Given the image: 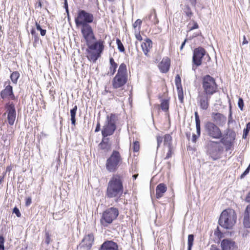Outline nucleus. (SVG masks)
<instances>
[{"instance_id": "51", "label": "nucleus", "mask_w": 250, "mask_h": 250, "mask_svg": "<svg viewBox=\"0 0 250 250\" xmlns=\"http://www.w3.org/2000/svg\"><path fill=\"white\" fill-rule=\"evenodd\" d=\"M200 137L198 134H193L192 136V141L193 143H196L197 139Z\"/></svg>"}, {"instance_id": "52", "label": "nucleus", "mask_w": 250, "mask_h": 250, "mask_svg": "<svg viewBox=\"0 0 250 250\" xmlns=\"http://www.w3.org/2000/svg\"><path fill=\"white\" fill-rule=\"evenodd\" d=\"M101 130V124L100 121H98L96 125V127L95 129V132H98Z\"/></svg>"}, {"instance_id": "13", "label": "nucleus", "mask_w": 250, "mask_h": 250, "mask_svg": "<svg viewBox=\"0 0 250 250\" xmlns=\"http://www.w3.org/2000/svg\"><path fill=\"white\" fill-rule=\"evenodd\" d=\"M4 89L0 92V96L3 100L16 101L17 100L14 93L13 88L9 80L4 82Z\"/></svg>"}, {"instance_id": "44", "label": "nucleus", "mask_w": 250, "mask_h": 250, "mask_svg": "<svg viewBox=\"0 0 250 250\" xmlns=\"http://www.w3.org/2000/svg\"><path fill=\"white\" fill-rule=\"evenodd\" d=\"M168 150L167 153V155L165 157V159H168L170 158L172 156V146L168 147Z\"/></svg>"}, {"instance_id": "9", "label": "nucleus", "mask_w": 250, "mask_h": 250, "mask_svg": "<svg viewBox=\"0 0 250 250\" xmlns=\"http://www.w3.org/2000/svg\"><path fill=\"white\" fill-rule=\"evenodd\" d=\"M201 84L202 93L213 95L218 91V86L215 79L209 75H206L202 78Z\"/></svg>"}, {"instance_id": "41", "label": "nucleus", "mask_w": 250, "mask_h": 250, "mask_svg": "<svg viewBox=\"0 0 250 250\" xmlns=\"http://www.w3.org/2000/svg\"><path fill=\"white\" fill-rule=\"evenodd\" d=\"M31 34L32 36L34 37L35 42H37L39 41L40 38L37 34L34 28H32V29L31 30Z\"/></svg>"}, {"instance_id": "39", "label": "nucleus", "mask_w": 250, "mask_h": 250, "mask_svg": "<svg viewBox=\"0 0 250 250\" xmlns=\"http://www.w3.org/2000/svg\"><path fill=\"white\" fill-rule=\"evenodd\" d=\"M175 83L177 88L182 87L181 84V79L179 75H177L175 77Z\"/></svg>"}, {"instance_id": "18", "label": "nucleus", "mask_w": 250, "mask_h": 250, "mask_svg": "<svg viewBox=\"0 0 250 250\" xmlns=\"http://www.w3.org/2000/svg\"><path fill=\"white\" fill-rule=\"evenodd\" d=\"M153 47L152 41L148 38L145 39L141 44L142 50L147 57H150L149 53Z\"/></svg>"}, {"instance_id": "46", "label": "nucleus", "mask_w": 250, "mask_h": 250, "mask_svg": "<svg viewBox=\"0 0 250 250\" xmlns=\"http://www.w3.org/2000/svg\"><path fill=\"white\" fill-rule=\"evenodd\" d=\"M42 7V2L40 0H38V1L35 4V9H41Z\"/></svg>"}, {"instance_id": "33", "label": "nucleus", "mask_w": 250, "mask_h": 250, "mask_svg": "<svg viewBox=\"0 0 250 250\" xmlns=\"http://www.w3.org/2000/svg\"><path fill=\"white\" fill-rule=\"evenodd\" d=\"M250 130V122H249L246 125V127L243 130V139H246L249 132Z\"/></svg>"}, {"instance_id": "35", "label": "nucleus", "mask_w": 250, "mask_h": 250, "mask_svg": "<svg viewBox=\"0 0 250 250\" xmlns=\"http://www.w3.org/2000/svg\"><path fill=\"white\" fill-rule=\"evenodd\" d=\"M116 43L118 46V49L119 50V51L121 52H125V49L124 46V45L123 44L121 40L118 38L116 39Z\"/></svg>"}, {"instance_id": "64", "label": "nucleus", "mask_w": 250, "mask_h": 250, "mask_svg": "<svg viewBox=\"0 0 250 250\" xmlns=\"http://www.w3.org/2000/svg\"><path fill=\"white\" fill-rule=\"evenodd\" d=\"M151 16V14H150V15L149 16V17H148L149 19H150V18Z\"/></svg>"}, {"instance_id": "3", "label": "nucleus", "mask_w": 250, "mask_h": 250, "mask_svg": "<svg viewBox=\"0 0 250 250\" xmlns=\"http://www.w3.org/2000/svg\"><path fill=\"white\" fill-rule=\"evenodd\" d=\"M94 19V16L92 13L82 9L78 11L75 17V22L77 26H82L81 28L82 35L93 31L89 23H92Z\"/></svg>"}, {"instance_id": "11", "label": "nucleus", "mask_w": 250, "mask_h": 250, "mask_svg": "<svg viewBox=\"0 0 250 250\" xmlns=\"http://www.w3.org/2000/svg\"><path fill=\"white\" fill-rule=\"evenodd\" d=\"M236 139V133L232 129H228L226 134L220 138L218 141L225 146V150L228 151L232 150L234 148V144Z\"/></svg>"}, {"instance_id": "12", "label": "nucleus", "mask_w": 250, "mask_h": 250, "mask_svg": "<svg viewBox=\"0 0 250 250\" xmlns=\"http://www.w3.org/2000/svg\"><path fill=\"white\" fill-rule=\"evenodd\" d=\"M119 215L118 209L115 208H110L105 210L103 213L100 222L104 226H107L111 224Z\"/></svg>"}, {"instance_id": "47", "label": "nucleus", "mask_w": 250, "mask_h": 250, "mask_svg": "<svg viewBox=\"0 0 250 250\" xmlns=\"http://www.w3.org/2000/svg\"><path fill=\"white\" fill-rule=\"evenodd\" d=\"M250 170V165L248 166V167L247 168V169L241 174V178H243L245 176H246L247 174H248L249 173Z\"/></svg>"}, {"instance_id": "7", "label": "nucleus", "mask_w": 250, "mask_h": 250, "mask_svg": "<svg viewBox=\"0 0 250 250\" xmlns=\"http://www.w3.org/2000/svg\"><path fill=\"white\" fill-rule=\"evenodd\" d=\"M123 163V158L119 151L114 150L106 159L105 167L109 172H115Z\"/></svg>"}, {"instance_id": "32", "label": "nucleus", "mask_w": 250, "mask_h": 250, "mask_svg": "<svg viewBox=\"0 0 250 250\" xmlns=\"http://www.w3.org/2000/svg\"><path fill=\"white\" fill-rule=\"evenodd\" d=\"M188 28L189 31L197 29L199 28L198 23L194 21H192L191 22L189 23L188 25Z\"/></svg>"}, {"instance_id": "14", "label": "nucleus", "mask_w": 250, "mask_h": 250, "mask_svg": "<svg viewBox=\"0 0 250 250\" xmlns=\"http://www.w3.org/2000/svg\"><path fill=\"white\" fill-rule=\"evenodd\" d=\"M206 132L210 138L220 139L223 136V133L219 127L214 123L208 122L205 126Z\"/></svg>"}, {"instance_id": "61", "label": "nucleus", "mask_w": 250, "mask_h": 250, "mask_svg": "<svg viewBox=\"0 0 250 250\" xmlns=\"http://www.w3.org/2000/svg\"><path fill=\"white\" fill-rule=\"evenodd\" d=\"M154 16L155 19V21H154V24H157L158 23L159 21H158V20L157 18V16H156V13H154Z\"/></svg>"}, {"instance_id": "60", "label": "nucleus", "mask_w": 250, "mask_h": 250, "mask_svg": "<svg viewBox=\"0 0 250 250\" xmlns=\"http://www.w3.org/2000/svg\"><path fill=\"white\" fill-rule=\"evenodd\" d=\"M31 203V198L30 197H28L26 198V203Z\"/></svg>"}, {"instance_id": "43", "label": "nucleus", "mask_w": 250, "mask_h": 250, "mask_svg": "<svg viewBox=\"0 0 250 250\" xmlns=\"http://www.w3.org/2000/svg\"><path fill=\"white\" fill-rule=\"evenodd\" d=\"M4 238L2 235L0 236V250H4Z\"/></svg>"}, {"instance_id": "8", "label": "nucleus", "mask_w": 250, "mask_h": 250, "mask_svg": "<svg viewBox=\"0 0 250 250\" xmlns=\"http://www.w3.org/2000/svg\"><path fill=\"white\" fill-rule=\"evenodd\" d=\"M207 154L213 161L221 158L224 146L218 141H209L207 146Z\"/></svg>"}, {"instance_id": "6", "label": "nucleus", "mask_w": 250, "mask_h": 250, "mask_svg": "<svg viewBox=\"0 0 250 250\" xmlns=\"http://www.w3.org/2000/svg\"><path fill=\"white\" fill-rule=\"evenodd\" d=\"M117 120L118 117L115 114L111 113L107 116L105 123L101 130L102 137L107 138L114 133L117 128Z\"/></svg>"}, {"instance_id": "48", "label": "nucleus", "mask_w": 250, "mask_h": 250, "mask_svg": "<svg viewBox=\"0 0 250 250\" xmlns=\"http://www.w3.org/2000/svg\"><path fill=\"white\" fill-rule=\"evenodd\" d=\"M13 213H15L18 217H20L21 216V214L18 208L15 207L13 209Z\"/></svg>"}, {"instance_id": "25", "label": "nucleus", "mask_w": 250, "mask_h": 250, "mask_svg": "<svg viewBox=\"0 0 250 250\" xmlns=\"http://www.w3.org/2000/svg\"><path fill=\"white\" fill-rule=\"evenodd\" d=\"M167 187L164 183L159 184L156 188V197L157 198L162 197L166 192Z\"/></svg>"}, {"instance_id": "50", "label": "nucleus", "mask_w": 250, "mask_h": 250, "mask_svg": "<svg viewBox=\"0 0 250 250\" xmlns=\"http://www.w3.org/2000/svg\"><path fill=\"white\" fill-rule=\"evenodd\" d=\"M135 37L139 41H142L143 40V38L140 34V31L135 34Z\"/></svg>"}, {"instance_id": "22", "label": "nucleus", "mask_w": 250, "mask_h": 250, "mask_svg": "<svg viewBox=\"0 0 250 250\" xmlns=\"http://www.w3.org/2000/svg\"><path fill=\"white\" fill-rule=\"evenodd\" d=\"M99 250H118V246L112 241H106L101 246Z\"/></svg>"}, {"instance_id": "38", "label": "nucleus", "mask_w": 250, "mask_h": 250, "mask_svg": "<svg viewBox=\"0 0 250 250\" xmlns=\"http://www.w3.org/2000/svg\"><path fill=\"white\" fill-rule=\"evenodd\" d=\"M184 12L186 15L189 18V19H190L191 17L193 16V13L192 12L191 8L189 6V5L186 6Z\"/></svg>"}, {"instance_id": "58", "label": "nucleus", "mask_w": 250, "mask_h": 250, "mask_svg": "<svg viewBox=\"0 0 250 250\" xmlns=\"http://www.w3.org/2000/svg\"><path fill=\"white\" fill-rule=\"evenodd\" d=\"M187 41V39H186L184 40V41L182 43L181 46V47H180V50H181L183 49V48L184 46H185V43H186V42Z\"/></svg>"}, {"instance_id": "37", "label": "nucleus", "mask_w": 250, "mask_h": 250, "mask_svg": "<svg viewBox=\"0 0 250 250\" xmlns=\"http://www.w3.org/2000/svg\"><path fill=\"white\" fill-rule=\"evenodd\" d=\"M194 240V236L192 234H189L188 236V250H191Z\"/></svg>"}, {"instance_id": "59", "label": "nucleus", "mask_w": 250, "mask_h": 250, "mask_svg": "<svg viewBox=\"0 0 250 250\" xmlns=\"http://www.w3.org/2000/svg\"><path fill=\"white\" fill-rule=\"evenodd\" d=\"M191 4L195 6L196 4V0H189Z\"/></svg>"}, {"instance_id": "53", "label": "nucleus", "mask_w": 250, "mask_h": 250, "mask_svg": "<svg viewBox=\"0 0 250 250\" xmlns=\"http://www.w3.org/2000/svg\"><path fill=\"white\" fill-rule=\"evenodd\" d=\"M64 8L66 10V12L67 13H68V6L67 0H64Z\"/></svg>"}, {"instance_id": "57", "label": "nucleus", "mask_w": 250, "mask_h": 250, "mask_svg": "<svg viewBox=\"0 0 250 250\" xmlns=\"http://www.w3.org/2000/svg\"><path fill=\"white\" fill-rule=\"evenodd\" d=\"M12 167L11 165L8 166L6 167V172H10L12 170Z\"/></svg>"}, {"instance_id": "1", "label": "nucleus", "mask_w": 250, "mask_h": 250, "mask_svg": "<svg viewBox=\"0 0 250 250\" xmlns=\"http://www.w3.org/2000/svg\"><path fill=\"white\" fill-rule=\"evenodd\" d=\"M82 36L87 46L86 57L88 60L95 62L103 53L105 42L102 39L97 40L93 31Z\"/></svg>"}, {"instance_id": "19", "label": "nucleus", "mask_w": 250, "mask_h": 250, "mask_svg": "<svg viewBox=\"0 0 250 250\" xmlns=\"http://www.w3.org/2000/svg\"><path fill=\"white\" fill-rule=\"evenodd\" d=\"M221 250H237V246L235 243L229 239H223L221 243Z\"/></svg>"}, {"instance_id": "4", "label": "nucleus", "mask_w": 250, "mask_h": 250, "mask_svg": "<svg viewBox=\"0 0 250 250\" xmlns=\"http://www.w3.org/2000/svg\"><path fill=\"white\" fill-rule=\"evenodd\" d=\"M128 74L126 65L122 63L119 67L117 74L112 81V85L114 89L122 88L127 82Z\"/></svg>"}, {"instance_id": "56", "label": "nucleus", "mask_w": 250, "mask_h": 250, "mask_svg": "<svg viewBox=\"0 0 250 250\" xmlns=\"http://www.w3.org/2000/svg\"><path fill=\"white\" fill-rule=\"evenodd\" d=\"M246 201L247 202H250V191L248 193L246 198Z\"/></svg>"}, {"instance_id": "24", "label": "nucleus", "mask_w": 250, "mask_h": 250, "mask_svg": "<svg viewBox=\"0 0 250 250\" xmlns=\"http://www.w3.org/2000/svg\"><path fill=\"white\" fill-rule=\"evenodd\" d=\"M243 224L245 228H250V204L247 207L245 211Z\"/></svg>"}, {"instance_id": "45", "label": "nucleus", "mask_w": 250, "mask_h": 250, "mask_svg": "<svg viewBox=\"0 0 250 250\" xmlns=\"http://www.w3.org/2000/svg\"><path fill=\"white\" fill-rule=\"evenodd\" d=\"M238 105L239 108L242 110L244 105L243 100L242 98H239L238 101Z\"/></svg>"}, {"instance_id": "55", "label": "nucleus", "mask_w": 250, "mask_h": 250, "mask_svg": "<svg viewBox=\"0 0 250 250\" xmlns=\"http://www.w3.org/2000/svg\"><path fill=\"white\" fill-rule=\"evenodd\" d=\"M210 250H221L214 245H212L210 248Z\"/></svg>"}, {"instance_id": "5", "label": "nucleus", "mask_w": 250, "mask_h": 250, "mask_svg": "<svg viewBox=\"0 0 250 250\" xmlns=\"http://www.w3.org/2000/svg\"><path fill=\"white\" fill-rule=\"evenodd\" d=\"M237 219L235 211L230 208L224 210L221 213L219 220V225L226 229H230L234 225Z\"/></svg>"}, {"instance_id": "42", "label": "nucleus", "mask_w": 250, "mask_h": 250, "mask_svg": "<svg viewBox=\"0 0 250 250\" xmlns=\"http://www.w3.org/2000/svg\"><path fill=\"white\" fill-rule=\"evenodd\" d=\"M142 21L140 19H137L134 23L133 24V26L134 28H136V27H138L139 30H140L141 25H142Z\"/></svg>"}, {"instance_id": "16", "label": "nucleus", "mask_w": 250, "mask_h": 250, "mask_svg": "<svg viewBox=\"0 0 250 250\" xmlns=\"http://www.w3.org/2000/svg\"><path fill=\"white\" fill-rule=\"evenodd\" d=\"M212 95L199 92L197 97V103L200 108L207 110L209 106V101Z\"/></svg>"}, {"instance_id": "20", "label": "nucleus", "mask_w": 250, "mask_h": 250, "mask_svg": "<svg viewBox=\"0 0 250 250\" xmlns=\"http://www.w3.org/2000/svg\"><path fill=\"white\" fill-rule=\"evenodd\" d=\"M98 148L104 152H108L111 149V144L108 138L102 137V141L98 145Z\"/></svg>"}, {"instance_id": "28", "label": "nucleus", "mask_w": 250, "mask_h": 250, "mask_svg": "<svg viewBox=\"0 0 250 250\" xmlns=\"http://www.w3.org/2000/svg\"><path fill=\"white\" fill-rule=\"evenodd\" d=\"M211 117L213 121L217 124L223 123L226 119L224 115L219 113H212L211 114Z\"/></svg>"}, {"instance_id": "34", "label": "nucleus", "mask_w": 250, "mask_h": 250, "mask_svg": "<svg viewBox=\"0 0 250 250\" xmlns=\"http://www.w3.org/2000/svg\"><path fill=\"white\" fill-rule=\"evenodd\" d=\"M177 89L179 100L181 103H183L184 100V94L182 87H178L177 88Z\"/></svg>"}, {"instance_id": "31", "label": "nucleus", "mask_w": 250, "mask_h": 250, "mask_svg": "<svg viewBox=\"0 0 250 250\" xmlns=\"http://www.w3.org/2000/svg\"><path fill=\"white\" fill-rule=\"evenodd\" d=\"M20 77V73L18 71H14L10 75V79L12 83L14 84H16L18 82V80Z\"/></svg>"}, {"instance_id": "2", "label": "nucleus", "mask_w": 250, "mask_h": 250, "mask_svg": "<svg viewBox=\"0 0 250 250\" xmlns=\"http://www.w3.org/2000/svg\"><path fill=\"white\" fill-rule=\"evenodd\" d=\"M124 178L120 174H113L107 185L106 195L109 198L120 196L124 191Z\"/></svg>"}, {"instance_id": "30", "label": "nucleus", "mask_w": 250, "mask_h": 250, "mask_svg": "<svg viewBox=\"0 0 250 250\" xmlns=\"http://www.w3.org/2000/svg\"><path fill=\"white\" fill-rule=\"evenodd\" d=\"M195 123H196V127L197 130V134L200 136L201 134V128H200V120L199 118V116L197 112H195Z\"/></svg>"}, {"instance_id": "10", "label": "nucleus", "mask_w": 250, "mask_h": 250, "mask_svg": "<svg viewBox=\"0 0 250 250\" xmlns=\"http://www.w3.org/2000/svg\"><path fill=\"white\" fill-rule=\"evenodd\" d=\"M208 57V61H210V57L206 49L202 46H199L193 50L192 56V68L195 70L202 64L203 59L205 57Z\"/></svg>"}, {"instance_id": "17", "label": "nucleus", "mask_w": 250, "mask_h": 250, "mask_svg": "<svg viewBox=\"0 0 250 250\" xmlns=\"http://www.w3.org/2000/svg\"><path fill=\"white\" fill-rule=\"evenodd\" d=\"M157 148L159 147L164 141V145L167 147L172 146V137L170 134H166L163 137L157 136L156 137Z\"/></svg>"}, {"instance_id": "40", "label": "nucleus", "mask_w": 250, "mask_h": 250, "mask_svg": "<svg viewBox=\"0 0 250 250\" xmlns=\"http://www.w3.org/2000/svg\"><path fill=\"white\" fill-rule=\"evenodd\" d=\"M132 148L134 152H138L140 150V143L138 141L133 142L132 144Z\"/></svg>"}, {"instance_id": "15", "label": "nucleus", "mask_w": 250, "mask_h": 250, "mask_svg": "<svg viewBox=\"0 0 250 250\" xmlns=\"http://www.w3.org/2000/svg\"><path fill=\"white\" fill-rule=\"evenodd\" d=\"M5 109L7 115V121L10 125H13L16 118V110L15 105L13 101H8L5 104Z\"/></svg>"}, {"instance_id": "29", "label": "nucleus", "mask_w": 250, "mask_h": 250, "mask_svg": "<svg viewBox=\"0 0 250 250\" xmlns=\"http://www.w3.org/2000/svg\"><path fill=\"white\" fill-rule=\"evenodd\" d=\"M77 106L75 105L74 107L71 109L70 111V116H71V124L74 126H75L76 125V112L77 111Z\"/></svg>"}, {"instance_id": "49", "label": "nucleus", "mask_w": 250, "mask_h": 250, "mask_svg": "<svg viewBox=\"0 0 250 250\" xmlns=\"http://www.w3.org/2000/svg\"><path fill=\"white\" fill-rule=\"evenodd\" d=\"M249 41H250L249 39H247L245 35L243 36V41L242 42L241 45H244L245 44H248Z\"/></svg>"}, {"instance_id": "26", "label": "nucleus", "mask_w": 250, "mask_h": 250, "mask_svg": "<svg viewBox=\"0 0 250 250\" xmlns=\"http://www.w3.org/2000/svg\"><path fill=\"white\" fill-rule=\"evenodd\" d=\"M94 237L93 234L90 233L86 235L83 240V246H85L90 249L94 242Z\"/></svg>"}, {"instance_id": "21", "label": "nucleus", "mask_w": 250, "mask_h": 250, "mask_svg": "<svg viewBox=\"0 0 250 250\" xmlns=\"http://www.w3.org/2000/svg\"><path fill=\"white\" fill-rule=\"evenodd\" d=\"M170 66V60L168 57L163 58L158 65L159 69L162 73H166L169 71Z\"/></svg>"}, {"instance_id": "54", "label": "nucleus", "mask_w": 250, "mask_h": 250, "mask_svg": "<svg viewBox=\"0 0 250 250\" xmlns=\"http://www.w3.org/2000/svg\"><path fill=\"white\" fill-rule=\"evenodd\" d=\"M50 238L49 234L46 233V239H45V242L47 244H49L50 243Z\"/></svg>"}, {"instance_id": "27", "label": "nucleus", "mask_w": 250, "mask_h": 250, "mask_svg": "<svg viewBox=\"0 0 250 250\" xmlns=\"http://www.w3.org/2000/svg\"><path fill=\"white\" fill-rule=\"evenodd\" d=\"M109 67L107 72V75L110 76L113 75L116 71L118 67V64L115 62L112 57L109 58Z\"/></svg>"}, {"instance_id": "36", "label": "nucleus", "mask_w": 250, "mask_h": 250, "mask_svg": "<svg viewBox=\"0 0 250 250\" xmlns=\"http://www.w3.org/2000/svg\"><path fill=\"white\" fill-rule=\"evenodd\" d=\"M35 25L36 26L37 29L40 31L41 35L42 36H44L46 35V30L45 29H42L40 23L37 21L35 22Z\"/></svg>"}, {"instance_id": "62", "label": "nucleus", "mask_w": 250, "mask_h": 250, "mask_svg": "<svg viewBox=\"0 0 250 250\" xmlns=\"http://www.w3.org/2000/svg\"><path fill=\"white\" fill-rule=\"evenodd\" d=\"M4 176H0V184L2 183V182L3 181Z\"/></svg>"}, {"instance_id": "23", "label": "nucleus", "mask_w": 250, "mask_h": 250, "mask_svg": "<svg viewBox=\"0 0 250 250\" xmlns=\"http://www.w3.org/2000/svg\"><path fill=\"white\" fill-rule=\"evenodd\" d=\"M159 99H160L161 103L159 105L161 109L167 114H169V106L170 99H162V96L159 95L158 96Z\"/></svg>"}, {"instance_id": "63", "label": "nucleus", "mask_w": 250, "mask_h": 250, "mask_svg": "<svg viewBox=\"0 0 250 250\" xmlns=\"http://www.w3.org/2000/svg\"><path fill=\"white\" fill-rule=\"evenodd\" d=\"M138 175V174H134V175H133L132 176V177H133V179L134 180L136 179V178L137 177Z\"/></svg>"}]
</instances>
